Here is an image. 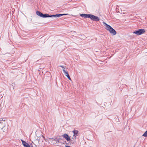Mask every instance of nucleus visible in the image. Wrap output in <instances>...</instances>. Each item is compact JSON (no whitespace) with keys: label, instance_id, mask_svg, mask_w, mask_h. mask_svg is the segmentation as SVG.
<instances>
[{"label":"nucleus","instance_id":"obj_3","mask_svg":"<svg viewBox=\"0 0 147 147\" xmlns=\"http://www.w3.org/2000/svg\"><path fill=\"white\" fill-rule=\"evenodd\" d=\"M80 16L85 18H90L91 20L95 22H98L100 20L98 17L91 14L82 13L80 14Z\"/></svg>","mask_w":147,"mask_h":147},{"label":"nucleus","instance_id":"obj_1","mask_svg":"<svg viewBox=\"0 0 147 147\" xmlns=\"http://www.w3.org/2000/svg\"><path fill=\"white\" fill-rule=\"evenodd\" d=\"M36 13L38 16L43 18L49 17L57 18L64 15H66L67 14H57L55 15H49L48 13L43 14L42 13L38 11H36Z\"/></svg>","mask_w":147,"mask_h":147},{"label":"nucleus","instance_id":"obj_5","mask_svg":"<svg viewBox=\"0 0 147 147\" xmlns=\"http://www.w3.org/2000/svg\"><path fill=\"white\" fill-rule=\"evenodd\" d=\"M62 136L67 141H69L71 139L70 137L69 136V135L66 134H64L62 135Z\"/></svg>","mask_w":147,"mask_h":147},{"label":"nucleus","instance_id":"obj_10","mask_svg":"<svg viewBox=\"0 0 147 147\" xmlns=\"http://www.w3.org/2000/svg\"><path fill=\"white\" fill-rule=\"evenodd\" d=\"M142 136L147 137V130L144 132V133L142 135Z\"/></svg>","mask_w":147,"mask_h":147},{"label":"nucleus","instance_id":"obj_20","mask_svg":"<svg viewBox=\"0 0 147 147\" xmlns=\"http://www.w3.org/2000/svg\"><path fill=\"white\" fill-rule=\"evenodd\" d=\"M73 139H74V137H73Z\"/></svg>","mask_w":147,"mask_h":147},{"label":"nucleus","instance_id":"obj_8","mask_svg":"<svg viewBox=\"0 0 147 147\" xmlns=\"http://www.w3.org/2000/svg\"><path fill=\"white\" fill-rule=\"evenodd\" d=\"M109 32L113 34V35H115L117 33V32L116 31L113 29L112 28H111L110 30L109 31Z\"/></svg>","mask_w":147,"mask_h":147},{"label":"nucleus","instance_id":"obj_17","mask_svg":"<svg viewBox=\"0 0 147 147\" xmlns=\"http://www.w3.org/2000/svg\"><path fill=\"white\" fill-rule=\"evenodd\" d=\"M65 147H70V146H65Z\"/></svg>","mask_w":147,"mask_h":147},{"label":"nucleus","instance_id":"obj_16","mask_svg":"<svg viewBox=\"0 0 147 147\" xmlns=\"http://www.w3.org/2000/svg\"><path fill=\"white\" fill-rule=\"evenodd\" d=\"M59 142V139H57V140H56V142Z\"/></svg>","mask_w":147,"mask_h":147},{"label":"nucleus","instance_id":"obj_2","mask_svg":"<svg viewBox=\"0 0 147 147\" xmlns=\"http://www.w3.org/2000/svg\"><path fill=\"white\" fill-rule=\"evenodd\" d=\"M80 16L85 18H90L91 20L95 22H98L100 20L98 17L91 14L82 13L80 14Z\"/></svg>","mask_w":147,"mask_h":147},{"label":"nucleus","instance_id":"obj_11","mask_svg":"<svg viewBox=\"0 0 147 147\" xmlns=\"http://www.w3.org/2000/svg\"><path fill=\"white\" fill-rule=\"evenodd\" d=\"M22 143L24 147L28 144L25 141L23 142V143Z\"/></svg>","mask_w":147,"mask_h":147},{"label":"nucleus","instance_id":"obj_6","mask_svg":"<svg viewBox=\"0 0 147 147\" xmlns=\"http://www.w3.org/2000/svg\"><path fill=\"white\" fill-rule=\"evenodd\" d=\"M103 25L106 27V29L107 30L109 31L110 29L112 28V27L109 25L107 24V23L103 22Z\"/></svg>","mask_w":147,"mask_h":147},{"label":"nucleus","instance_id":"obj_4","mask_svg":"<svg viewBox=\"0 0 147 147\" xmlns=\"http://www.w3.org/2000/svg\"><path fill=\"white\" fill-rule=\"evenodd\" d=\"M145 32L146 31L144 29H139L134 31L133 33L138 35H140L145 33Z\"/></svg>","mask_w":147,"mask_h":147},{"label":"nucleus","instance_id":"obj_15","mask_svg":"<svg viewBox=\"0 0 147 147\" xmlns=\"http://www.w3.org/2000/svg\"><path fill=\"white\" fill-rule=\"evenodd\" d=\"M51 139H53V140H54V141H56V140H57V138H55L54 139H53V138H51Z\"/></svg>","mask_w":147,"mask_h":147},{"label":"nucleus","instance_id":"obj_9","mask_svg":"<svg viewBox=\"0 0 147 147\" xmlns=\"http://www.w3.org/2000/svg\"><path fill=\"white\" fill-rule=\"evenodd\" d=\"M72 132L74 133V138L76 139V136L78 135V131L75 129H74Z\"/></svg>","mask_w":147,"mask_h":147},{"label":"nucleus","instance_id":"obj_13","mask_svg":"<svg viewBox=\"0 0 147 147\" xmlns=\"http://www.w3.org/2000/svg\"><path fill=\"white\" fill-rule=\"evenodd\" d=\"M24 147H30L28 144Z\"/></svg>","mask_w":147,"mask_h":147},{"label":"nucleus","instance_id":"obj_18","mask_svg":"<svg viewBox=\"0 0 147 147\" xmlns=\"http://www.w3.org/2000/svg\"><path fill=\"white\" fill-rule=\"evenodd\" d=\"M21 140V141H22V143H23V142H24V141L23 140Z\"/></svg>","mask_w":147,"mask_h":147},{"label":"nucleus","instance_id":"obj_7","mask_svg":"<svg viewBox=\"0 0 147 147\" xmlns=\"http://www.w3.org/2000/svg\"><path fill=\"white\" fill-rule=\"evenodd\" d=\"M63 72H64L65 76H66L67 77V78H68V79L69 80H71V78H70L69 75L68 74V72L67 71H66L64 69H63Z\"/></svg>","mask_w":147,"mask_h":147},{"label":"nucleus","instance_id":"obj_19","mask_svg":"<svg viewBox=\"0 0 147 147\" xmlns=\"http://www.w3.org/2000/svg\"><path fill=\"white\" fill-rule=\"evenodd\" d=\"M3 128H4V127H3V128H2V129H3Z\"/></svg>","mask_w":147,"mask_h":147},{"label":"nucleus","instance_id":"obj_12","mask_svg":"<svg viewBox=\"0 0 147 147\" xmlns=\"http://www.w3.org/2000/svg\"><path fill=\"white\" fill-rule=\"evenodd\" d=\"M5 121V120H3V119H0V123L1 124L3 123V122H4Z\"/></svg>","mask_w":147,"mask_h":147},{"label":"nucleus","instance_id":"obj_14","mask_svg":"<svg viewBox=\"0 0 147 147\" xmlns=\"http://www.w3.org/2000/svg\"><path fill=\"white\" fill-rule=\"evenodd\" d=\"M59 67H61L63 69H64V66H63V65H59Z\"/></svg>","mask_w":147,"mask_h":147}]
</instances>
